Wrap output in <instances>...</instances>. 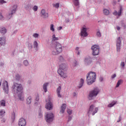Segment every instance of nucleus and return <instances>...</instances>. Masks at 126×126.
Segmentation results:
<instances>
[{"instance_id":"obj_41","label":"nucleus","mask_w":126,"mask_h":126,"mask_svg":"<svg viewBox=\"0 0 126 126\" xmlns=\"http://www.w3.org/2000/svg\"><path fill=\"white\" fill-rule=\"evenodd\" d=\"M0 3H1V4H3V3H6V1L4 0H0Z\"/></svg>"},{"instance_id":"obj_16","label":"nucleus","mask_w":126,"mask_h":126,"mask_svg":"<svg viewBox=\"0 0 126 126\" xmlns=\"http://www.w3.org/2000/svg\"><path fill=\"white\" fill-rule=\"evenodd\" d=\"M123 10H124V9H123V6H120V10H119L118 13L117 11H115V12H113V14L114 15H117V14H118V15L119 16H120V15H121V14H122V11H123Z\"/></svg>"},{"instance_id":"obj_12","label":"nucleus","mask_w":126,"mask_h":126,"mask_svg":"<svg viewBox=\"0 0 126 126\" xmlns=\"http://www.w3.org/2000/svg\"><path fill=\"white\" fill-rule=\"evenodd\" d=\"M40 16L41 17H42V18H47L49 17V13L46 12V10L45 9H42L41 10Z\"/></svg>"},{"instance_id":"obj_52","label":"nucleus","mask_w":126,"mask_h":126,"mask_svg":"<svg viewBox=\"0 0 126 126\" xmlns=\"http://www.w3.org/2000/svg\"><path fill=\"white\" fill-rule=\"evenodd\" d=\"M68 122H69V121H71V117H68Z\"/></svg>"},{"instance_id":"obj_53","label":"nucleus","mask_w":126,"mask_h":126,"mask_svg":"<svg viewBox=\"0 0 126 126\" xmlns=\"http://www.w3.org/2000/svg\"><path fill=\"white\" fill-rule=\"evenodd\" d=\"M100 81H103V78H102V77H101V78H100Z\"/></svg>"},{"instance_id":"obj_40","label":"nucleus","mask_w":126,"mask_h":126,"mask_svg":"<svg viewBox=\"0 0 126 126\" xmlns=\"http://www.w3.org/2000/svg\"><path fill=\"white\" fill-rule=\"evenodd\" d=\"M73 66L75 67L77 65V62L76 61H75L72 64Z\"/></svg>"},{"instance_id":"obj_46","label":"nucleus","mask_w":126,"mask_h":126,"mask_svg":"<svg viewBox=\"0 0 126 126\" xmlns=\"http://www.w3.org/2000/svg\"><path fill=\"white\" fill-rule=\"evenodd\" d=\"M121 121H122V116H119V120L117 121V123H120V122H121Z\"/></svg>"},{"instance_id":"obj_6","label":"nucleus","mask_w":126,"mask_h":126,"mask_svg":"<svg viewBox=\"0 0 126 126\" xmlns=\"http://www.w3.org/2000/svg\"><path fill=\"white\" fill-rule=\"evenodd\" d=\"M92 50H93V56H98L99 52H100V47L98 45H94L92 47Z\"/></svg>"},{"instance_id":"obj_44","label":"nucleus","mask_w":126,"mask_h":126,"mask_svg":"<svg viewBox=\"0 0 126 126\" xmlns=\"http://www.w3.org/2000/svg\"><path fill=\"white\" fill-rule=\"evenodd\" d=\"M20 78V76L19 75H17L16 76V79H17V80H19Z\"/></svg>"},{"instance_id":"obj_54","label":"nucleus","mask_w":126,"mask_h":126,"mask_svg":"<svg viewBox=\"0 0 126 126\" xmlns=\"http://www.w3.org/2000/svg\"><path fill=\"white\" fill-rule=\"evenodd\" d=\"M73 96H76V93H74L73 94Z\"/></svg>"},{"instance_id":"obj_3","label":"nucleus","mask_w":126,"mask_h":126,"mask_svg":"<svg viewBox=\"0 0 126 126\" xmlns=\"http://www.w3.org/2000/svg\"><path fill=\"white\" fill-rule=\"evenodd\" d=\"M65 69V64H61L59 66V69L58 70V73L59 74V75L61 76V77H63V78H66L67 77V75H66V73H64L63 72V70Z\"/></svg>"},{"instance_id":"obj_29","label":"nucleus","mask_w":126,"mask_h":126,"mask_svg":"<svg viewBox=\"0 0 126 126\" xmlns=\"http://www.w3.org/2000/svg\"><path fill=\"white\" fill-rule=\"evenodd\" d=\"M59 40L58 37H56V35L53 34L52 35V41H58Z\"/></svg>"},{"instance_id":"obj_20","label":"nucleus","mask_w":126,"mask_h":126,"mask_svg":"<svg viewBox=\"0 0 126 126\" xmlns=\"http://www.w3.org/2000/svg\"><path fill=\"white\" fill-rule=\"evenodd\" d=\"M0 44L1 46H4L5 45V38L0 37Z\"/></svg>"},{"instance_id":"obj_2","label":"nucleus","mask_w":126,"mask_h":126,"mask_svg":"<svg viewBox=\"0 0 126 126\" xmlns=\"http://www.w3.org/2000/svg\"><path fill=\"white\" fill-rule=\"evenodd\" d=\"M96 80V73L94 72H90L87 76V82L88 85H91Z\"/></svg>"},{"instance_id":"obj_10","label":"nucleus","mask_w":126,"mask_h":126,"mask_svg":"<svg viewBox=\"0 0 126 126\" xmlns=\"http://www.w3.org/2000/svg\"><path fill=\"white\" fill-rule=\"evenodd\" d=\"M81 36L82 37H87L88 33H87V29L83 27L81 31Z\"/></svg>"},{"instance_id":"obj_19","label":"nucleus","mask_w":126,"mask_h":126,"mask_svg":"<svg viewBox=\"0 0 126 126\" xmlns=\"http://www.w3.org/2000/svg\"><path fill=\"white\" fill-rule=\"evenodd\" d=\"M61 90H62V87L61 86H59L57 89V94L59 98L62 97V95H61V94H60Z\"/></svg>"},{"instance_id":"obj_55","label":"nucleus","mask_w":126,"mask_h":126,"mask_svg":"<svg viewBox=\"0 0 126 126\" xmlns=\"http://www.w3.org/2000/svg\"><path fill=\"white\" fill-rule=\"evenodd\" d=\"M39 116H40V117H42V113H39Z\"/></svg>"},{"instance_id":"obj_21","label":"nucleus","mask_w":126,"mask_h":126,"mask_svg":"<svg viewBox=\"0 0 126 126\" xmlns=\"http://www.w3.org/2000/svg\"><path fill=\"white\" fill-rule=\"evenodd\" d=\"M6 32L7 30L5 28L3 27L0 28V33H1V34H5V33H6Z\"/></svg>"},{"instance_id":"obj_11","label":"nucleus","mask_w":126,"mask_h":126,"mask_svg":"<svg viewBox=\"0 0 126 126\" xmlns=\"http://www.w3.org/2000/svg\"><path fill=\"white\" fill-rule=\"evenodd\" d=\"M17 8V6L16 5H14L11 10V12L8 15V18L9 19L11 18V16L13 13H15L16 11V8Z\"/></svg>"},{"instance_id":"obj_32","label":"nucleus","mask_w":126,"mask_h":126,"mask_svg":"<svg viewBox=\"0 0 126 126\" xmlns=\"http://www.w3.org/2000/svg\"><path fill=\"white\" fill-rule=\"evenodd\" d=\"M53 6L54 7H56V8H59V7H60V4L59 3H57L53 4Z\"/></svg>"},{"instance_id":"obj_39","label":"nucleus","mask_w":126,"mask_h":126,"mask_svg":"<svg viewBox=\"0 0 126 126\" xmlns=\"http://www.w3.org/2000/svg\"><path fill=\"white\" fill-rule=\"evenodd\" d=\"M33 37H34V38H38V37H39V34H38V33H34L33 34Z\"/></svg>"},{"instance_id":"obj_13","label":"nucleus","mask_w":126,"mask_h":126,"mask_svg":"<svg viewBox=\"0 0 126 126\" xmlns=\"http://www.w3.org/2000/svg\"><path fill=\"white\" fill-rule=\"evenodd\" d=\"M122 41H121V37H119L117 39V52H120V50L121 49V45Z\"/></svg>"},{"instance_id":"obj_25","label":"nucleus","mask_w":126,"mask_h":126,"mask_svg":"<svg viewBox=\"0 0 126 126\" xmlns=\"http://www.w3.org/2000/svg\"><path fill=\"white\" fill-rule=\"evenodd\" d=\"M73 2L75 6H78L79 5V0H73Z\"/></svg>"},{"instance_id":"obj_42","label":"nucleus","mask_w":126,"mask_h":126,"mask_svg":"<svg viewBox=\"0 0 126 126\" xmlns=\"http://www.w3.org/2000/svg\"><path fill=\"white\" fill-rule=\"evenodd\" d=\"M24 64L26 65V66H27V65H28L29 64L28 61H24Z\"/></svg>"},{"instance_id":"obj_36","label":"nucleus","mask_w":126,"mask_h":126,"mask_svg":"<svg viewBox=\"0 0 126 126\" xmlns=\"http://www.w3.org/2000/svg\"><path fill=\"white\" fill-rule=\"evenodd\" d=\"M32 9L34 11H37V10H38V6H37L36 5L34 6L32 8Z\"/></svg>"},{"instance_id":"obj_9","label":"nucleus","mask_w":126,"mask_h":126,"mask_svg":"<svg viewBox=\"0 0 126 126\" xmlns=\"http://www.w3.org/2000/svg\"><path fill=\"white\" fill-rule=\"evenodd\" d=\"M3 89L6 94H8V83L7 81H4L2 83Z\"/></svg>"},{"instance_id":"obj_23","label":"nucleus","mask_w":126,"mask_h":126,"mask_svg":"<svg viewBox=\"0 0 126 126\" xmlns=\"http://www.w3.org/2000/svg\"><path fill=\"white\" fill-rule=\"evenodd\" d=\"M103 12L104 15H109L110 14V11L107 9H104L103 10Z\"/></svg>"},{"instance_id":"obj_49","label":"nucleus","mask_w":126,"mask_h":126,"mask_svg":"<svg viewBox=\"0 0 126 126\" xmlns=\"http://www.w3.org/2000/svg\"><path fill=\"white\" fill-rule=\"evenodd\" d=\"M2 18H3V16H2L1 14H0V19H2Z\"/></svg>"},{"instance_id":"obj_4","label":"nucleus","mask_w":126,"mask_h":126,"mask_svg":"<svg viewBox=\"0 0 126 126\" xmlns=\"http://www.w3.org/2000/svg\"><path fill=\"white\" fill-rule=\"evenodd\" d=\"M55 51L52 52L53 55L56 56V55H58V54H60V53H62L63 51V46L62 44L60 43H57L55 46Z\"/></svg>"},{"instance_id":"obj_8","label":"nucleus","mask_w":126,"mask_h":126,"mask_svg":"<svg viewBox=\"0 0 126 126\" xmlns=\"http://www.w3.org/2000/svg\"><path fill=\"white\" fill-rule=\"evenodd\" d=\"M93 110H94V105H92L90 107V109L88 112V114H91L93 113L92 115L93 116H94V115H95L96 113H97V112L98 111V108H95L94 111H93Z\"/></svg>"},{"instance_id":"obj_27","label":"nucleus","mask_w":126,"mask_h":126,"mask_svg":"<svg viewBox=\"0 0 126 126\" xmlns=\"http://www.w3.org/2000/svg\"><path fill=\"white\" fill-rule=\"evenodd\" d=\"M123 83V80H120L118 81L117 85H116V87H119L121 84Z\"/></svg>"},{"instance_id":"obj_51","label":"nucleus","mask_w":126,"mask_h":126,"mask_svg":"<svg viewBox=\"0 0 126 126\" xmlns=\"http://www.w3.org/2000/svg\"><path fill=\"white\" fill-rule=\"evenodd\" d=\"M62 29H63V27H60L58 28V30H62Z\"/></svg>"},{"instance_id":"obj_1","label":"nucleus","mask_w":126,"mask_h":126,"mask_svg":"<svg viewBox=\"0 0 126 126\" xmlns=\"http://www.w3.org/2000/svg\"><path fill=\"white\" fill-rule=\"evenodd\" d=\"M12 89L13 91H16L18 94V97L21 101L24 100V96L22 94L23 88L22 85L20 84L14 83Z\"/></svg>"},{"instance_id":"obj_56","label":"nucleus","mask_w":126,"mask_h":126,"mask_svg":"<svg viewBox=\"0 0 126 126\" xmlns=\"http://www.w3.org/2000/svg\"><path fill=\"white\" fill-rule=\"evenodd\" d=\"M0 86H1V82H0Z\"/></svg>"},{"instance_id":"obj_15","label":"nucleus","mask_w":126,"mask_h":126,"mask_svg":"<svg viewBox=\"0 0 126 126\" xmlns=\"http://www.w3.org/2000/svg\"><path fill=\"white\" fill-rule=\"evenodd\" d=\"M45 108L47 110H52L53 109V104H52V102L50 100H49L48 102L46 103V105L45 106Z\"/></svg>"},{"instance_id":"obj_30","label":"nucleus","mask_w":126,"mask_h":126,"mask_svg":"<svg viewBox=\"0 0 126 126\" xmlns=\"http://www.w3.org/2000/svg\"><path fill=\"white\" fill-rule=\"evenodd\" d=\"M27 104H31V96H29L27 98Z\"/></svg>"},{"instance_id":"obj_26","label":"nucleus","mask_w":126,"mask_h":126,"mask_svg":"<svg viewBox=\"0 0 126 126\" xmlns=\"http://www.w3.org/2000/svg\"><path fill=\"white\" fill-rule=\"evenodd\" d=\"M83 83H84V80H83V79H81L80 83L79 86V88H81V87H82V86H83Z\"/></svg>"},{"instance_id":"obj_34","label":"nucleus","mask_w":126,"mask_h":126,"mask_svg":"<svg viewBox=\"0 0 126 126\" xmlns=\"http://www.w3.org/2000/svg\"><path fill=\"white\" fill-rule=\"evenodd\" d=\"M5 114V111L0 110V116H3Z\"/></svg>"},{"instance_id":"obj_57","label":"nucleus","mask_w":126,"mask_h":126,"mask_svg":"<svg viewBox=\"0 0 126 126\" xmlns=\"http://www.w3.org/2000/svg\"><path fill=\"white\" fill-rule=\"evenodd\" d=\"M125 126H126V125H125Z\"/></svg>"},{"instance_id":"obj_18","label":"nucleus","mask_w":126,"mask_h":126,"mask_svg":"<svg viewBox=\"0 0 126 126\" xmlns=\"http://www.w3.org/2000/svg\"><path fill=\"white\" fill-rule=\"evenodd\" d=\"M84 62L87 64H90L92 62V59L90 57H88L85 59Z\"/></svg>"},{"instance_id":"obj_5","label":"nucleus","mask_w":126,"mask_h":126,"mask_svg":"<svg viewBox=\"0 0 126 126\" xmlns=\"http://www.w3.org/2000/svg\"><path fill=\"white\" fill-rule=\"evenodd\" d=\"M99 93V89L98 88H95L94 90L90 92L89 94L88 99L89 100H92L93 99V97H96L98 94Z\"/></svg>"},{"instance_id":"obj_24","label":"nucleus","mask_w":126,"mask_h":126,"mask_svg":"<svg viewBox=\"0 0 126 126\" xmlns=\"http://www.w3.org/2000/svg\"><path fill=\"white\" fill-rule=\"evenodd\" d=\"M48 85H49V83H46L43 85V89L44 92H47V86H48Z\"/></svg>"},{"instance_id":"obj_14","label":"nucleus","mask_w":126,"mask_h":126,"mask_svg":"<svg viewBox=\"0 0 126 126\" xmlns=\"http://www.w3.org/2000/svg\"><path fill=\"white\" fill-rule=\"evenodd\" d=\"M19 126H26V120L24 118H21L19 120Z\"/></svg>"},{"instance_id":"obj_31","label":"nucleus","mask_w":126,"mask_h":126,"mask_svg":"<svg viewBox=\"0 0 126 126\" xmlns=\"http://www.w3.org/2000/svg\"><path fill=\"white\" fill-rule=\"evenodd\" d=\"M35 105H36V104H38V102H39V95H37L36 96V97H35Z\"/></svg>"},{"instance_id":"obj_38","label":"nucleus","mask_w":126,"mask_h":126,"mask_svg":"<svg viewBox=\"0 0 126 126\" xmlns=\"http://www.w3.org/2000/svg\"><path fill=\"white\" fill-rule=\"evenodd\" d=\"M34 47L35 48H37L38 47V42L37 41H34L33 43Z\"/></svg>"},{"instance_id":"obj_17","label":"nucleus","mask_w":126,"mask_h":126,"mask_svg":"<svg viewBox=\"0 0 126 126\" xmlns=\"http://www.w3.org/2000/svg\"><path fill=\"white\" fill-rule=\"evenodd\" d=\"M66 108V104H63L61 106V109L60 110V114H63L64 113V110Z\"/></svg>"},{"instance_id":"obj_33","label":"nucleus","mask_w":126,"mask_h":126,"mask_svg":"<svg viewBox=\"0 0 126 126\" xmlns=\"http://www.w3.org/2000/svg\"><path fill=\"white\" fill-rule=\"evenodd\" d=\"M50 30L52 31V32H55V29L54 28V25L52 24L50 26Z\"/></svg>"},{"instance_id":"obj_47","label":"nucleus","mask_w":126,"mask_h":126,"mask_svg":"<svg viewBox=\"0 0 126 126\" xmlns=\"http://www.w3.org/2000/svg\"><path fill=\"white\" fill-rule=\"evenodd\" d=\"M6 120L5 119H3L1 120V123H4Z\"/></svg>"},{"instance_id":"obj_7","label":"nucleus","mask_w":126,"mask_h":126,"mask_svg":"<svg viewBox=\"0 0 126 126\" xmlns=\"http://www.w3.org/2000/svg\"><path fill=\"white\" fill-rule=\"evenodd\" d=\"M54 120V114L52 113H48L46 116V121L47 123H52Z\"/></svg>"},{"instance_id":"obj_48","label":"nucleus","mask_w":126,"mask_h":126,"mask_svg":"<svg viewBox=\"0 0 126 126\" xmlns=\"http://www.w3.org/2000/svg\"><path fill=\"white\" fill-rule=\"evenodd\" d=\"M116 74H113L111 78H115V77H116Z\"/></svg>"},{"instance_id":"obj_45","label":"nucleus","mask_w":126,"mask_h":126,"mask_svg":"<svg viewBox=\"0 0 126 126\" xmlns=\"http://www.w3.org/2000/svg\"><path fill=\"white\" fill-rule=\"evenodd\" d=\"M121 66L123 68L125 67V63L124 62L121 63Z\"/></svg>"},{"instance_id":"obj_50","label":"nucleus","mask_w":126,"mask_h":126,"mask_svg":"<svg viewBox=\"0 0 126 126\" xmlns=\"http://www.w3.org/2000/svg\"><path fill=\"white\" fill-rule=\"evenodd\" d=\"M121 29V28L119 26H117V30L119 31V30H120Z\"/></svg>"},{"instance_id":"obj_28","label":"nucleus","mask_w":126,"mask_h":126,"mask_svg":"<svg viewBox=\"0 0 126 126\" xmlns=\"http://www.w3.org/2000/svg\"><path fill=\"white\" fill-rule=\"evenodd\" d=\"M0 104L1 106L3 107H5V101L2 100L0 101Z\"/></svg>"},{"instance_id":"obj_37","label":"nucleus","mask_w":126,"mask_h":126,"mask_svg":"<svg viewBox=\"0 0 126 126\" xmlns=\"http://www.w3.org/2000/svg\"><path fill=\"white\" fill-rule=\"evenodd\" d=\"M67 113H68V115H71L72 113V110L69 109H68L67 110Z\"/></svg>"},{"instance_id":"obj_22","label":"nucleus","mask_w":126,"mask_h":126,"mask_svg":"<svg viewBox=\"0 0 126 126\" xmlns=\"http://www.w3.org/2000/svg\"><path fill=\"white\" fill-rule=\"evenodd\" d=\"M116 104H117V101H112L108 105V108H112V107H114Z\"/></svg>"},{"instance_id":"obj_35","label":"nucleus","mask_w":126,"mask_h":126,"mask_svg":"<svg viewBox=\"0 0 126 126\" xmlns=\"http://www.w3.org/2000/svg\"><path fill=\"white\" fill-rule=\"evenodd\" d=\"M96 35L97 37H101V32H100V30H98L96 32Z\"/></svg>"},{"instance_id":"obj_43","label":"nucleus","mask_w":126,"mask_h":126,"mask_svg":"<svg viewBox=\"0 0 126 126\" xmlns=\"http://www.w3.org/2000/svg\"><path fill=\"white\" fill-rule=\"evenodd\" d=\"M75 50L77 51V55H80V53H79V51H78V50H79V48L78 47H77Z\"/></svg>"}]
</instances>
